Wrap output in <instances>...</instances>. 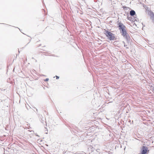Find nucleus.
Returning a JSON list of instances; mask_svg holds the SVG:
<instances>
[{"label": "nucleus", "mask_w": 154, "mask_h": 154, "mask_svg": "<svg viewBox=\"0 0 154 154\" xmlns=\"http://www.w3.org/2000/svg\"><path fill=\"white\" fill-rule=\"evenodd\" d=\"M135 14V12L134 10H131L130 12V14L131 16H134Z\"/></svg>", "instance_id": "5"}, {"label": "nucleus", "mask_w": 154, "mask_h": 154, "mask_svg": "<svg viewBox=\"0 0 154 154\" xmlns=\"http://www.w3.org/2000/svg\"><path fill=\"white\" fill-rule=\"evenodd\" d=\"M147 150V148L146 146H143L142 149L141 154H146Z\"/></svg>", "instance_id": "4"}, {"label": "nucleus", "mask_w": 154, "mask_h": 154, "mask_svg": "<svg viewBox=\"0 0 154 154\" xmlns=\"http://www.w3.org/2000/svg\"><path fill=\"white\" fill-rule=\"evenodd\" d=\"M119 29L121 31L124 29H126V26L122 23L120 22L118 23Z\"/></svg>", "instance_id": "3"}, {"label": "nucleus", "mask_w": 154, "mask_h": 154, "mask_svg": "<svg viewBox=\"0 0 154 154\" xmlns=\"http://www.w3.org/2000/svg\"><path fill=\"white\" fill-rule=\"evenodd\" d=\"M121 32L122 33V35L125 38H127L128 35L126 29H122L121 30Z\"/></svg>", "instance_id": "2"}, {"label": "nucleus", "mask_w": 154, "mask_h": 154, "mask_svg": "<svg viewBox=\"0 0 154 154\" xmlns=\"http://www.w3.org/2000/svg\"><path fill=\"white\" fill-rule=\"evenodd\" d=\"M56 79H59V77L57 76H56Z\"/></svg>", "instance_id": "7"}, {"label": "nucleus", "mask_w": 154, "mask_h": 154, "mask_svg": "<svg viewBox=\"0 0 154 154\" xmlns=\"http://www.w3.org/2000/svg\"><path fill=\"white\" fill-rule=\"evenodd\" d=\"M49 80V79L48 78H47L45 80V81H48Z\"/></svg>", "instance_id": "6"}, {"label": "nucleus", "mask_w": 154, "mask_h": 154, "mask_svg": "<svg viewBox=\"0 0 154 154\" xmlns=\"http://www.w3.org/2000/svg\"><path fill=\"white\" fill-rule=\"evenodd\" d=\"M104 33L110 40H115L116 39L115 35L111 32L105 30Z\"/></svg>", "instance_id": "1"}]
</instances>
